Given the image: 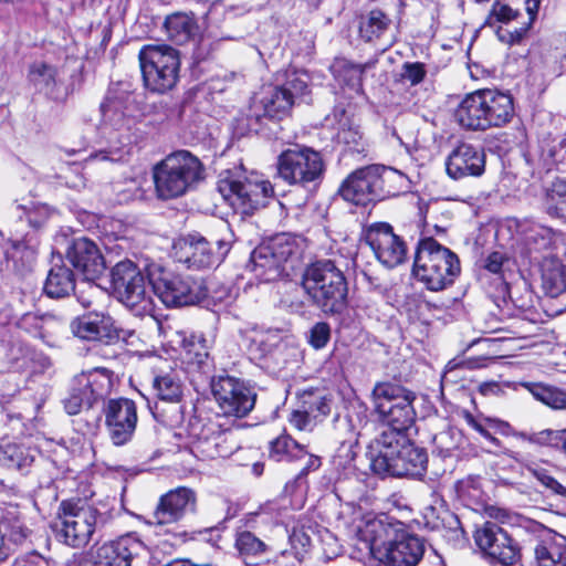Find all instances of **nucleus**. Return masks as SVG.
Here are the masks:
<instances>
[{"instance_id":"nucleus-58","label":"nucleus","mask_w":566,"mask_h":566,"mask_svg":"<svg viewBox=\"0 0 566 566\" xmlns=\"http://www.w3.org/2000/svg\"><path fill=\"white\" fill-rule=\"evenodd\" d=\"M426 76L424 65L422 63H406L403 65L402 77L412 85L419 84Z\"/></svg>"},{"instance_id":"nucleus-54","label":"nucleus","mask_w":566,"mask_h":566,"mask_svg":"<svg viewBox=\"0 0 566 566\" xmlns=\"http://www.w3.org/2000/svg\"><path fill=\"white\" fill-rule=\"evenodd\" d=\"M329 338L331 327L325 322L316 323L310 331L308 342L316 349L325 347Z\"/></svg>"},{"instance_id":"nucleus-18","label":"nucleus","mask_w":566,"mask_h":566,"mask_svg":"<svg viewBox=\"0 0 566 566\" xmlns=\"http://www.w3.org/2000/svg\"><path fill=\"white\" fill-rule=\"evenodd\" d=\"M474 541L478 547L495 563L511 566L518 560L517 546L510 535L493 522H486L478 528Z\"/></svg>"},{"instance_id":"nucleus-52","label":"nucleus","mask_w":566,"mask_h":566,"mask_svg":"<svg viewBox=\"0 0 566 566\" xmlns=\"http://www.w3.org/2000/svg\"><path fill=\"white\" fill-rule=\"evenodd\" d=\"M258 344L264 355L283 353L286 348V344L282 342L280 334L276 332H269L262 335Z\"/></svg>"},{"instance_id":"nucleus-25","label":"nucleus","mask_w":566,"mask_h":566,"mask_svg":"<svg viewBox=\"0 0 566 566\" xmlns=\"http://www.w3.org/2000/svg\"><path fill=\"white\" fill-rule=\"evenodd\" d=\"M446 170L454 180L479 177L485 170V154L471 144H460L447 157Z\"/></svg>"},{"instance_id":"nucleus-21","label":"nucleus","mask_w":566,"mask_h":566,"mask_svg":"<svg viewBox=\"0 0 566 566\" xmlns=\"http://www.w3.org/2000/svg\"><path fill=\"white\" fill-rule=\"evenodd\" d=\"M294 253V245L285 238L256 248L251 254L252 271L263 281H273L283 272V264Z\"/></svg>"},{"instance_id":"nucleus-57","label":"nucleus","mask_w":566,"mask_h":566,"mask_svg":"<svg viewBox=\"0 0 566 566\" xmlns=\"http://www.w3.org/2000/svg\"><path fill=\"white\" fill-rule=\"evenodd\" d=\"M25 217L32 227L40 228L49 219L50 209L45 205L32 206L27 209Z\"/></svg>"},{"instance_id":"nucleus-1","label":"nucleus","mask_w":566,"mask_h":566,"mask_svg":"<svg viewBox=\"0 0 566 566\" xmlns=\"http://www.w3.org/2000/svg\"><path fill=\"white\" fill-rule=\"evenodd\" d=\"M416 395L391 382H377L371 392L375 411L387 423V427L374 439L373 442L398 443L403 442L406 431L416 419L412 406Z\"/></svg>"},{"instance_id":"nucleus-9","label":"nucleus","mask_w":566,"mask_h":566,"mask_svg":"<svg viewBox=\"0 0 566 566\" xmlns=\"http://www.w3.org/2000/svg\"><path fill=\"white\" fill-rule=\"evenodd\" d=\"M276 174L291 186L316 187L324 177L325 163L317 150L306 146H295L279 155Z\"/></svg>"},{"instance_id":"nucleus-13","label":"nucleus","mask_w":566,"mask_h":566,"mask_svg":"<svg viewBox=\"0 0 566 566\" xmlns=\"http://www.w3.org/2000/svg\"><path fill=\"white\" fill-rule=\"evenodd\" d=\"M187 433L191 452L202 460L227 458L237 449L232 433L216 420L193 417Z\"/></svg>"},{"instance_id":"nucleus-59","label":"nucleus","mask_w":566,"mask_h":566,"mask_svg":"<svg viewBox=\"0 0 566 566\" xmlns=\"http://www.w3.org/2000/svg\"><path fill=\"white\" fill-rule=\"evenodd\" d=\"M463 419L465 422L472 427L475 431H478L482 437L489 440L491 443L499 446L500 440L494 437L489 430L484 428V426L475 419V417L469 411L463 412Z\"/></svg>"},{"instance_id":"nucleus-34","label":"nucleus","mask_w":566,"mask_h":566,"mask_svg":"<svg viewBox=\"0 0 566 566\" xmlns=\"http://www.w3.org/2000/svg\"><path fill=\"white\" fill-rule=\"evenodd\" d=\"M165 29L172 42L184 44L196 34L197 23L193 14L175 12L166 18Z\"/></svg>"},{"instance_id":"nucleus-8","label":"nucleus","mask_w":566,"mask_h":566,"mask_svg":"<svg viewBox=\"0 0 566 566\" xmlns=\"http://www.w3.org/2000/svg\"><path fill=\"white\" fill-rule=\"evenodd\" d=\"M103 524V514L97 509L87 504L63 501L59 507L54 531L56 538L63 544L82 548L93 539Z\"/></svg>"},{"instance_id":"nucleus-50","label":"nucleus","mask_w":566,"mask_h":566,"mask_svg":"<svg viewBox=\"0 0 566 566\" xmlns=\"http://www.w3.org/2000/svg\"><path fill=\"white\" fill-rule=\"evenodd\" d=\"M93 403L90 398L83 394L80 386L73 388L69 397L64 400V408L69 415H77L84 407H91Z\"/></svg>"},{"instance_id":"nucleus-27","label":"nucleus","mask_w":566,"mask_h":566,"mask_svg":"<svg viewBox=\"0 0 566 566\" xmlns=\"http://www.w3.org/2000/svg\"><path fill=\"white\" fill-rule=\"evenodd\" d=\"M375 165L359 168L352 172L339 188L340 196L355 205H367L378 201Z\"/></svg>"},{"instance_id":"nucleus-32","label":"nucleus","mask_w":566,"mask_h":566,"mask_svg":"<svg viewBox=\"0 0 566 566\" xmlns=\"http://www.w3.org/2000/svg\"><path fill=\"white\" fill-rule=\"evenodd\" d=\"M542 287L545 293L556 297L566 291V265L553 256L544 258L541 263Z\"/></svg>"},{"instance_id":"nucleus-39","label":"nucleus","mask_w":566,"mask_h":566,"mask_svg":"<svg viewBox=\"0 0 566 566\" xmlns=\"http://www.w3.org/2000/svg\"><path fill=\"white\" fill-rule=\"evenodd\" d=\"M539 158L547 171L553 168L566 171V139H544L541 144Z\"/></svg>"},{"instance_id":"nucleus-20","label":"nucleus","mask_w":566,"mask_h":566,"mask_svg":"<svg viewBox=\"0 0 566 566\" xmlns=\"http://www.w3.org/2000/svg\"><path fill=\"white\" fill-rule=\"evenodd\" d=\"M366 242L377 260L387 268H395L406 260V244L388 223L371 224L366 232Z\"/></svg>"},{"instance_id":"nucleus-60","label":"nucleus","mask_w":566,"mask_h":566,"mask_svg":"<svg viewBox=\"0 0 566 566\" xmlns=\"http://www.w3.org/2000/svg\"><path fill=\"white\" fill-rule=\"evenodd\" d=\"M548 196L555 200H559L566 202V180L565 179H556L552 182L551 188L548 189Z\"/></svg>"},{"instance_id":"nucleus-33","label":"nucleus","mask_w":566,"mask_h":566,"mask_svg":"<svg viewBox=\"0 0 566 566\" xmlns=\"http://www.w3.org/2000/svg\"><path fill=\"white\" fill-rule=\"evenodd\" d=\"M77 386L93 403L111 392L113 380L111 373L105 368H96L76 378Z\"/></svg>"},{"instance_id":"nucleus-30","label":"nucleus","mask_w":566,"mask_h":566,"mask_svg":"<svg viewBox=\"0 0 566 566\" xmlns=\"http://www.w3.org/2000/svg\"><path fill=\"white\" fill-rule=\"evenodd\" d=\"M75 290L73 272L67 268L61 258L53 260L48 273L44 292L52 298H61L70 295Z\"/></svg>"},{"instance_id":"nucleus-14","label":"nucleus","mask_w":566,"mask_h":566,"mask_svg":"<svg viewBox=\"0 0 566 566\" xmlns=\"http://www.w3.org/2000/svg\"><path fill=\"white\" fill-rule=\"evenodd\" d=\"M153 292L167 307L192 305L200 301L198 286L189 277L175 274L158 264L147 268Z\"/></svg>"},{"instance_id":"nucleus-17","label":"nucleus","mask_w":566,"mask_h":566,"mask_svg":"<svg viewBox=\"0 0 566 566\" xmlns=\"http://www.w3.org/2000/svg\"><path fill=\"white\" fill-rule=\"evenodd\" d=\"M105 424L113 444L128 443L137 427L136 403L127 398L109 399L104 407Z\"/></svg>"},{"instance_id":"nucleus-10","label":"nucleus","mask_w":566,"mask_h":566,"mask_svg":"<svg viewBox=\"0 0 566 566\" xmlns=\"http://www.w3.org/2000/svg\"><path fill=\"white\" fill-rule=\"evenodd\" d=\"M111 283L119 301L135 315H151L154 301L142 270L130 260L116 263L111 271Z\"/></svg>"},{"instance_id":"nucleus-3","label":"nucleus","mask_w":566,"mask_h":566,"mask_svg":"<svg viewBox=\"0 0 566 566\" xmlns=\"http://www.w3.org/2000/svg\"><path fill=\"white\" fill-rule=\"evenodd\" d=\"M514 116L513 98L497 90H478L465 97L455 111L460 126L470 130L502 127Z\"/></svg>"},{"instance_id":"nucleus-53","label":"nucleus","mask_w":566,"mask_h":566,"mask_svg":"<svg viewBox=\"0 0 566 566\" xmlns=\"http://www.w3.org/2000/svg\"><path fill=\"white\" fill-rule=\"evenodd\" d=\"M511 259L501 251L491 252L484 260V269L493 274H503L509 269Z\"/></svg>"},{"instance_id":"nucleus-4","label":"nucleus","mask_w":566,"mask_h":566,"mask_svg":"<svg viewBox=\"0 0 566 566\" xmlns=\"http://www.w3.org/2000/svg\"><path fill=\"white\" fill-rule=\"evenodd\" d=\"M460 273V260L449 248L432 238H423L418 242L412 274L429 291L448 289Z\"/></svg>"},{"instance_id":"nucleus-15","label":"nucleus","mask_w":566,"mask_h":566,"mask_svg":"<svg viewBox=\"0 0 566 566\" xmlns=\"http://www.w3.org/2000/svg\"><path fill=\"white\" fill-rule=\"evenodd\" d=\"M211 391L224 416L242 418L254 408L255 392L235 377H214L211 381Z\"/></svg>"},{"instance_id":"nucleus-49","label":"nucleus","mask_w":566,"mask_h":566,"mask_svg":"<svg viewBox=\"0 0 566 566\" xmlns=\"http://www.w3.org/2000/svg\"><path fill=\"white\" fill-rule=\"evenodd\" d=\"M235 546L242 555H256L265 549V544L248 531L238 533Z\"/></svg>"},{"instance_id":"nucleus-42","label":"nucleus","mask_w":566,"mask_h":566,"mask_svg":"<svg viewBox=\"0 0 566 566\" xmlns=\"http://www.w3.org/2000/svg\"><path fill=\"white\" fill-rule=\"evenodd\" d=\"M520 228L524 235V243L530 251L539 252L552 245L554 237L552 229L537 223H525L521 224Z\"/></svg>"},{"instance_id":"nucleus-22","label":"nucleus","mask_w":566,"mask_h":566,"mask_svg":"<svg viewBox=\"0 0 566 566\" xmlns=\"http://www.w3.org/2000/svg\"><path fill=\"white\" fill-rule=\"evenodd\" d=\"M197 497L188 488H177L161 495L149 520L153 525H169L179 522L196 510Z\"/></svg>"},{"instance_id":"nucleus-47","label":"nucleus","mask_w":566,"mask_h":566,"mask_svg":"<svg viewBox=\"0 0 566 566\" xmlns=\"http://www.w3.org/2000/svg\"><path fill=\"white\" fill-rule=\"evenodd\" d=\"M526 470L534 476L545 489L549 490L553 494H566V486L560 484L549 471L536 463L526 465Z\"/></svg>"},{"instance_id":"nucleus-19","label":"nucleus","mask_w":566,"mask_h":566,"mask_svg":"<svg viewBox=\"0 0 566 566\" xmlns=\"http://www.w3.org/2000/svg\"><path fill=\"white\" fill-rule=\"evenodd\" d=\"M74 336L84 340H98L114 343L126 339L127 332L119 328L115 321L106 313L94 308L92 312L76 317L71 323Z\"/></svg>"},{"instance_id":"nucleus-31","label":"nucleus","mask_w":566,"mask_h":566,"mask_svg":"<svg viewBox=\"0 0 566 566\" xmlns=\"http://www.w3.org/2000/svg\"><path fill=\"white\" fill-rule=\"evenodd\" d=\"M378 199L398 196L409 189V178L391 167L375 165Z\"/></svg>"},{"instance_id":"nucleus-36","label":"nucleus","mask_w":566,"mask_h":566,"mask_svg":"<svg viewBox=\"0 0 566 566\" xmlns=\"http://www.w3.org/2000/svg\"><path fill=\"white\" fill-rule=\"evenodd\" d=\"M534 554L537 566H566V549L553 536L539 541Z\"/></svg>"},{"instance_id":"nucleus-16","label":"nucleus","mask_w":566,"mask_h":566,"mask_svg":"<svg viewBox=\"0 0 566 566\" xmlns=\"http://www.w3.org/2000/svg\"><path fill=\"white\" fill-rule=\"evenodd\" d=\"M102 132L108 138L111 146L101 150L96 157L103 160L116 161L122 158V148L128 142V133L133 119L127 117L123 103L116 98L107 97L101 105Z\"/></svg>"},{"instance_id":"nucleus-23","label":"nucleus","mask_w":566,"mask_h":566,"mask_svg":"<svg viewBox=\"0 0 566 566\" xmlns=\"http://www.w3.org/2000/svg\"><path fill=\"white\" fill-rule=\"evenodd\" d=\"M291 96L281 85H263L252 98L249 116L256 122L261 118L281 120L290 114L294 104Z\"/></svg>"},{"instance_id":"nucleus-64","label":"nucleus","mask_w":566,"mask_h":566,"mask_svg":"<svg viewBox=\"0 0 566 566\" xmlns=\"http://www.w3.org/2000/svg\"><path fill=\"white\" fill-rule=\"evenodd\" d=\"M31 534V531L23 524L17 522L11 526V537L14 542H22L27 539Z\"/></svg>"},{"instance_id":"nucleus-6","label":"nucleus","mask_w":566,"mask_h":566,"mask_svg":"<svg viewBox=\"0 0 566 566\" xmlns=\"http://www.w3.org/2000/svg\"><path fill=\"white\" fill-rule=\"evenodd\" d=\"M218 190L234 212L251 216L266 206L273 197L271 182L258 174L238 175L224 171L220 175Z\"/></svg>"},{"instance_id":"nucleus-40","label":"nucleus","mask_w":566,"mask_h":566,"mask_svg":"<svg viewBox=\"0 0 566 566\" xmlns=\"http://www.w3.org/2000/svg\"><path fill=\"white\" fill-rule=\"evenodd\" d=\"M57 70L43 61H34L28 72L29 82L40 92H52L56 86Z\"/></svg>"},{"instance_id":"nucleus-43","label":"nucleus","mask_w":566,"mask_h":566,"mask_svg":"<svg viewBox=\"0 0 566 566\" xmlns=\"http://www.w3.org/2000/svg\"><path fill=\"white\" fill-rule=\"evenodd\" d=\"M513 436L516 437L517 439L525 440L533 444L560 450L566 454V429H546L531 434L525 432H515L513 433Z\"/></svg>"},{"instance_id":"nucleus-11","label":"nucleus","mask_w":566,"mask_h":566,"mask_svg":"<svg viewBox=\"0 0 566 566\" xmlns=\"http://www.w3.org/2000/svg\"><path fill=\"white\" fill-rule=\"evenodd\" d=\"M233 233L224 226L222 235L212 244L200 234H189L174 243L175 259L188 269L203 270L218 266L229 253Z\"/></svg>"},{"instance_id":"nucleus-35","label":"nucleus","mask_w":566,"mask_h":566,"mask_svg":"<svg viewBox=\"0 0 566 566\" xmlns=\"http://www.w3.org/2000/svg\"><path fill=\"white\" fill-rule=\"evenodd\" d=\"M367 65L354 64L345 59L336 60L331 70L340 85L359 93L363 88V74Z\"/></svg>"},{"instance_id":"nucleus-24","label":"nucleus","mask_w":566,"mask_h":566,"mask_svg":"<svg viewBox=\"0 0 566 566\" xmlns=\"http://www.w3.org/2000/svg\"><path fill=\"white\" fill-rule=\"evenodd\" d=\"M153 388L161 402L170 403L169 410L161 408V421L168 426H178L184 421V407L180 405L182 384L176 370L158 374L154 377Z\"/></svg>"},{"instance_id":"nucleus-56","label":"nucleus","mask_w":566,"mask_h":566,"mask_svg":"<svg viewBox=\"0 0 566 566\" xmlns=\"http://www.w3.org/2000/svg\"><path fill=\"white\" fill-rule=\"evenodd\" d=\"M384 525L379 520L367 521L364 528L360 530L361 536L365 541L370 543V547L374 548L377 545L378 539L381 537Z\"/></svg>"},{"instance_id":"nucleus-48","label":"nucleus","mask_w":566,"mask_h":566,"mask_svg":"<svg viewBox=\"0 0 566 566\" xmlns=\"http://www.w3.org/2000/svg\"><path fill=\"white\" fill-rule=\"evenodd\" d=\"M458 493L464 500L480 503L483 500L481 479L478 476H468L459 481Z\"/></svg>"},{"instance_id":"nucleus-5","label":"nucleus","mask_w":566,"mask_h":566,"mask_svg":"<svg viewBox=\"0 0 566 566\" xmlns=\"http://www.w3.org/2000/svg\"><path fill=\"white\" fill-rule=\"evenodd\" d=\"M205 168L188 150H177L155 165L153 178L158 198L168 200L184 196L203 179Z\"/></svg>"},{"instance_id":"nucleus-2","label":"nucleus","mask_w":566,"mask_h":566,"mask_svg":"<svg viewBox=\"0 0 566 566\" xmlns=\"http://www.w3.org/2000/svg\"><path fill=\"white\" fill-rule=\"evenodd\" d=\"M300 286L307 301L324 313H340L346 306V279L332 260L308 263L301 273Z\"/></svg>"},{"instance_id":"nucleus-61","label":"nucleus","mask_w":566,"mask_h":566,"mask_svg":"<svg viewBox=\"0 0 566 566\" xmlns=\"http://www.w3.org/2000/svg\"><path fill=\"white\" fill-rule=\"evenodd\" d=\"M493 14L497 18L499 21L507 22L515 19L517 12L506 4L496 3L493 7Z\"/></svg>"},{"instance_id":"nucleus-51","label":"nucleus","mask_w":566,"mask_h":566,"mask_svg":"<svg viewBox=\"0 0 566 566\" xmlns=\"http://www.w3.org/2000/svg\"><path fill=\"white\" fill-rule=\"evenodd\" d=\"M312 407L308 410H293L289 417L290 424L298 431H312L316 426L315 417Z\"/></svg>"},{"instance_id":"nucleus-46","label":"nucleus","mask_w":566,"mask_h":566,"mask_svg":"<svg viewBox=\"0 0 566 566\" xmlns=\"http://www.w3.org/2000/svg\"><path fill=\"white\" fill-rule=\"evenodd\" d=\"M285 77V82L281 87H284L292 95L293 103L296 98H304L307 95L311 77L306 71L291 70L286 72Z\"/></svg>"},{"instance_id":"nucleus-7","label":"nucleus","mask_w":566,"mask_h":566,"mask_svg":"<svg viewBox=\"0 0 566 566\" xmlns=\"http://www.w3.org/2000/svg\"><path fill=\"white\" fill-rule=\"evenodd\" d=\"M428 457L422 448L408 438L398 443L370 444V468L379 475L421 476L427 469Z\"/></svg>"},{"instance_id":"nucleus-44","label":"nucleus","mask_w":566,"mask_h":566,"mask_svg":"<svg viewBox=\"0 0 566 566\" xmlns=\"http://www.w3.org/2000/svg\"><path fill=\"white\" fill-rule=\"evenodd\" d=\"M209 345L201 334H192L184 339V355L188 364L202 367L209 356Z\"/></svg>"},{"instance_id":"nucleus-12","label":"nucleus","mask_w":566,"mask_h":566,"mask_svg":"<svg viewBox=\"0 0 566 566\" xmlns=\"http://www.w3.org/2000/svg\"><path fill=\"white\" fill-rule=\"evenodd\" d=\"M139 63L145 86L151 92L165 93L178 80L179 57L167 45H145L139 52Z\"/></svg>"},{"instance_id":"nucleus-38","label":"nucleus","mask_w":566,"mask_h":566,"mask_svg":"<svg viewBox=\"0 0 566 566\" xmlns=\"http://www.w3.org/2000/svg\"><path fill=\"white\" fill-rule=\"evenodd\" d=\"M308 455L305 446L289 434H281L271 442L270 457L275 461H293Z\"/></svg>"},{"instance_id":"nucleus-62","label":"nucleus","mask_w":566,"mask_h":566,"mask_svg":"<svg viewBox=\"0 0 566 566\" xmlns=\"http://www.w3.org/2000/svg\"><path fill=\"white\" fill-rule=\"evenodd\" d=\"M14 566H52L51 563L39 554H31L17 560Z\"/></svg>"},{"instance_id":"nucleus-37","label":"nucleus","mask_w":566,"mask_h":566,"mask_svg":"<svg viewBox=\"0 0 566 566\" xmlns=\"http://www.w3.org/2000/svg\"><path fill=\"white\" fill-rule=\"evenodd\" d=\"M34 460L31 450L23 444L8 442L0 447V464L9 470H22Z\"/></svg>"},{"instance_id":"nucleus-28","label":"nucleus","mask_w":566,"mask_h":566,"mask_svg":"<svg viewBox=\"0 0 566 566\" xmlns=\"http://www.w3.org/2000/svg\"><path fill=\"white\" fill-rule=\"evenodd\" d=\"M66 256L87 281L99 277L106 268L99 249L92 240L86 238L75 239L69 247Z\"/></svg>"},{"instance_id":"nucleus-41","label":"nucleus","mask_w":566,"mask_h":566,"mask_svg":"<svg viewBox=\"0 0 566 566\" xmlns=\"http://www.w3.org/2000/svg\"><path fill=\"white\" fill-rule=\"evenodd\" d=\"M391 20L380 10H371L366 17L361 18L359 24V34L371 42L380 39L389 29Z\"/></svg>"},{"instance_id":"nucleus-55","label":"nucleus","mask_w":566,"mask_h":566,"mask_svg":"<svg viewBox=\"0 0 566 566\" xmlns=\"http://www.w3.org/2000/svg\"><path fill=\"white\" fill-rule=\"evenodd\" d=\"M98 296H103V293L90 282L85 283V289L81 290L76 295L77 301L84 308L95 307Z\"/></svg>"},{"instance_id":"nucleus-29","label":"nucleus","mask_w":566,"mask_h":566,"mask_svg":"<svg viewBox=\"0 0 566 566\" xmlns=\"http://www.w3.org/2000/svg\"><path fill=\"white\" fill-rule=\"evenodd\" d=\"M424 554V545L413 535H400L389 542L382 556L388 566H416Z\"/></svg>"},{"instance_id":"nucleus-26","label":"nucleus","mask_w":566,"mask_h":566,"mask_svg":"<svg viewBox=\"0 0 566 566\" xmlns=\"http://www.w3.org/2000/svg\"><path fill=\"white\" fill-rule=\"evenodd\" d=\"M144 549V543L138 537L127 534L99 546L94 555V565L130 566L133 558Z\"/></svg>"},{"instance_id":"nucleus-45","label":"nucleus","mask_w":566,"mask_h":566,"mask_svg":"<svg viewBox=\"0 0 566 566\" xmlns=\"http://www.w3.org/2000/svg\"><path fill=\"white\" fill-rule=\"evenodd\" d=\"M533 397L553 409H566V390L559 388L534 385L531 388Z\"/></svg>"},{"instance_id":"nucleus-63","label":"nucleus","mask_w":566,"mask_h":566,"mask_svg":"<svg viewBox=\"0 0 566 566\" xmlns=\"http://www.w3.org/2000/svg\"><path fill=\"white\" fill-rule=\"evenodd\" d=\"M479 391L483 396H497L503 392V388L497 381H485L479 386Z\"/></svg>"}]
</instances>
